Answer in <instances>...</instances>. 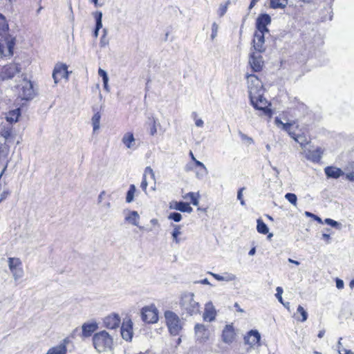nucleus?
Segmentation results:
<instances>
[{
	"mask_svg": "<svg viewBox=\"0 0 354 354\" xmlns=\"http://www.w3.org/2000/svg\"><path fill=\"white\" fill-rule=\"evenodd\" d=\"M250 102L257 110L269 117L272 115L270 103L263 97L264 88L262 82L253 74L246 75Z\"/></svg>",
	"mask_w": 354,
	"mask_h": 354,
	"instance_id": "f257e3e1",
	"label": "nucleus"
},
{
	"mask_svg": "<svg viewBox=\"0 0 354 354\" xmlns=\"http://www.w3.org/2000/svg\"><path fill=\"white\" fill-rule=\"evenodd\" d=\"M179 306L182 315L194 316L201 311V306L192 292H183L180 297Z\"/></svg>",
	"mask_w": 354,
	"mask_h": 354,
	"instance_id": "f03ea898",
	"label": "nucleus"
},
{
	"mask_svg": "<svg viewBox=\"0 0 354 354\" xmlns=\"http://www.w3.org/2000/svg\"><path fill=\"white\" fill-rule=\"evenodd\" d=\"M93 344L99 353L104 352L111 348L113 338L106 331L102 330L93 335Z\"/></svg>",
	"mask_w": 354,
	"mask_h": 354,
	"instance_id": "7ed1b4c3",
	"label": "nucleus"
},
{
	"mask_svg": "<svg viewBox=\"0 0 354 354\" xmlns=\"http://www.w3.org/2000/svg\"><path fill=\"white\" fill-rule=\"evenodd\" d=\"M167 326L171 335L180 334L183 328V323L177 314L171 310H166L164 313Z\"/></svg>",
	"mask_w": 354,
	"mask_h": 354,
	"instance_id": "20e7f679",
	"label": "nucleus"
},
{
	"mask_svg": "<svg viewBox=\"0 0 354 354\" xmlns=\"http://www.w3.org/2000/svg\"><path fill=\"white\" fill-rule=\"evenodd\" d=\"M18 95L21 100H30L35 95L32 82L25 77L22 78L21 82L18 85Z\"/></svg>",
	"mask_w": 354,
	"mask_h": 354,
	"instance_id": "39448f33",
	"label": "nucleus"
},
{
	"mask_svg": "<svg viewBox=\"0 0 354 354\" xmlns=\"http://www.w3.org/2000/svg\"><path fill=\"white\" fill-rule=\"evenodd\" d=\"M15 37L10 35L1 36L0 39V55L2 57H10L13 54Z\"/></svg>",
	"mask_w": 354,
	"mask_h": 354,
	"instance_id": "423d86ee",
	"label": "nucleus"
},
{
	"mask_svg": "<svg viewBox=\"0 0 354 354\" xmlns=\"http://www.w3.org/2000/svg\"><path fill=\"white\" fill-rule=\"evenodd\" d=\"M141 317L145 323H156L158 321V310L154 304L144 306L141 310Z\"/></svg>",
	"mask_w": 354,
	"mask_h": 354,
	"instance_id": "0eeeda50",
	"label": "nucleus"
},
{
	"mask_svg": "<svg viewBox=\"0 0 354 354\" xmlns=\"http://www.w3.org/2000/svg\"><path fill=\"white\" fill-rule=\"evenodd\" d=\"M8 266L15 281L21 278L24 271L21 268V261L19 258H8Z\"/></svg>",
	"mask_w": 354,
	"mask_h": 354,
	"instance_id": "6e6552de",
	"label": "nucleus"
},
{
	"mask_svg": "<svg viewBox=\"0 0 354 354\" xmlns=\"http://www.w3.org/2000/svg\"><path fill=\"white\" fill-rule=\"evenodd\" d=\"M21 68L17 64H10L3 66L0 71V79L2 80L12 79L20 73Z\"/></svg>",
	"mask_w": 354,
	"mask_h": 354,
	"instance_id": "1a4fd4ad",
	"label": "nucleus"
},
{
	"mask_svg": "<svg viewBox=\"0 0 354 354\" xmlns=\"http://www.w3.org/2000/svg\"><path fill=\"white\" fill-rule=\"evenodd\" d=\"M121 335L126 341H130L133 336V322L130 318L124 319L121 329Z\"/></svg>",
	"mask_w": 354,
	"mask_h": 354,
	"instance_id": "9d476101",
	"label": "nucleus"
},
{
	"mask_svg": "<svg viewBox=\"0 0 354 354\" xmlns=\"http://www.w3.org/2000/svg\"><path fill=\"white\" fill-rule=\"evenodd\" d=\"M68 75V72L66 64H56L53 72L55 84H57L63 78L67 79Z\"/></svg>",
	"mask_w": 354,
	"mask_h": 354,
	"instance_id": "9b49d317",
	"label": "nucleus"
},
{
	"mask_svg": "<svg viewBox=\"0 0 354 354\" xmlns=\"http://www.w3.org/2000/svg\"><path fill=\"white\" fill-rule=\"evenodd\" d=\"M249 64L254 72H259L262 70L264 65L263 57L259 54L253 53L250 55Z\"/></svg>",
	"mask_w": 354,
	"mask_h": 354,
	"instance_id": "f8f14e48",
	"label": "nucleus"
},
{
	"mask_svg": "<svg viewBox=\"0 0 354 354\" xmlns=\"http://www.w3.org/2000/svg\"><path fill=\"white\" fill-rule=\"evenodd\" d=\"M271 22L270 17L267 14L260 15L256 22V27L257 32H268L269 30L267 26Z\"/></svg>",
	"mask_w": 354,
	"mask_h": 354,
	"instance_id": "ddd939ff",
	"label": "nucleus"
},
{
	"mask_svg": "<svg viewBox=\"0 0 354 354\" xmlns=\"http://www.w3.org/2000/svg\"><path fill=\"white\" fill-rule=\"evenodd\" d=\"M265 32H254V39L252 41L253 47L255 50L259 53H263L266 50V47L264 46L265 43Z\"/></svg>",
	"mask_w": 354,
	"mask_h": 354,
	"instance_id": "4468645a",
	"label": "nucleus"
},
{
	"mask_svg": "<svg viewBox=\"0 0 354 354\" xmlns=\"http://www.w3.org/2000/svg\"><path fill=\"white\" fill-rule=\"evenodd\" d=\"M104 325L109 329L117 328L120 326V317L116 313H112L104 319Z\"/></svg>",
	"mask_w": 354,
	"mask_h": 354,
	"instance_id": "2eb2a0df",
	"label": "nucleus"
},
{
	"mask_svg": "<svg viewBox=\"0 0 354 354\" xmlns=\"http://www.w3.org/2000/svg\"><path fill=\"white\" fill-rule=\"evenodd\" d=\"M260 339V333L257 330H251L244 337L245 343L250 345L251 346H254L256 345L259 346Z\"/></svg>",
	"mask_w": 354,
	"mask_h": 354,
	"instance_id": "dca6fc26",
	"label": "nucleus"
},
{
	"mask_svg": "<svg viewBox=\"0 0 354 354\" xmlns=\"http://www.w3.org/2000/svg\"><path fill=\"white\" fill-rule=\"evenodd\" d=\"M216 310L212 302H208L205 306L203 319L207 322H212L215 319Z\"/></svg>",
	"mask_w": 354,
	"mask_h": 354,
	"instance_id": "f3484780",
	"label": "nucleus"
},
{
	"mask_svg": "<svg viewBox=\"0 0 354 354\" xmlns=\"http://www.w3.org/2000/svg\"><path fill=\"white\" fill-rule=\"evenodd\" d=\"M234 337L235 333L233 326L230 324L226 325L222 333L223 341L226 344H230L233 342Z\"/></svg>",
	"mask_w": 354,
	"mask_h": 354,
	"instance_id": "a211bd4d",
	"label": "nucleus"
},
{
	"mask_svg": "<svg viewBox=\"0 0 354 354\" xmlns=\"http://www.w3.org/2000/svg\"><path fill=\"white\" fill-rule=\"evenodd\" d=\"M140 215L136 211H129L125 216V221L133 225L139 227L140 230H145L142 226H139Z\"/></svg>",
	"mask_w": 354,
	"mask_h": 354,
	"instance_id": "6ab92c4d",
	"label": "nucleus"
},
{
	"mask_svg": "<svg viewBox=\"0 0 354 354\" xmlns=\"http://www.w3.org/2000/svg\"><path fill=\"white\" fill-rule=\"evenodd\" d=\"M322 154L323 151L319 147L314 150H308L305 151L306 158L313 162H319V160L322 158Z\"/></svg>",
	"mask_w": 354,
	"mask_h": 354,
	"instance_id": "aec40b11",
	"label": "nucleus"
},
{
	"mask_svg": "<svg viewBox=\"0 0 354 354\" xmlns=\"http://www.w3.org/2000/svg\"><path fill=\"white\" fill-rule=\"evenodd\" d=\"M195 334L197 339L200 341H205L209 337V333L207 328L201 324H197L194 327Z\"/></svg>",
	"mask_w": 354,
	"mask_h": 354,
	"instance_id": "412c9836",
	"label": "nucleus"
},
{
	"mask_svg": "<svg viewBox=\"0 0 354 354\" xmlns=\"http://www.w3.org/2000/svg\"><path fill=\"white\" fill-rule=\"evenodd\" d=\"M122 142L127 149L132 150L136 149V139L131 132L124 133L122 138Z\"/></svg>",
	"mask_w": 354,
	"mask_h": 354,
	"instance_id": "4be33fe9",
	"label": "nucleus"
},
{
	"mask_svg": "<svg viewBox=\"0 0 354 354\" xmlns=\"http://www.w3.org/2000/svg\"><path fill=\"white\" fill-rule=\"evenodd\" d=\"M325 174L328 178H338L344 174L342 170L338 167L328 166L324 169Z\"/></svg>",
	"mask_w": 354,
	"mask_h": 354,
	"instance_id": "5701e85b",
	"label": "nucleus"
},
{
	"mask_svg": "<svg viewBox=\"0 0 354 354\" xmlns=\"http://www.w3.org/2000/svg\"><path fill=\"white\" fill-rule=\"evenodd\" d=\"M68 342V339H64L60 344L50 348L46 353V354H66V344Z\"/></svg>",
	"mask_w": 354,
	"mask_h": 354,
	"instance_id": "b1692460",
	"label": "nucleus"
},
{
	"mask_svg": "<svg viewBox=\"0 0 354 354\" xmlns=\"http://www.w3.org/2000/svg\"><path fill=\"white\" fill-rule=\"evenodd\" d=\"M97 328V324L95 322L84 323L82 326V336L85 337H90Z\"/></svg>",
	"mask_w": 354,
	"mask_h": 354,
	"instance_id": "393cba45",
	"label": "nucleus"
},
{
	"mask_svg": "<svg viewBox=\"0 0 354 354\" xmlns=\"http://www.w3.org/2000/svg\"><path fill=\"white\" fill-rule=\"evenodd\" d=\"M94 17L95 19V29L93 32V35L95 37H98L99 30L102 27V13L100 11L95 12L94 14Z\"/></svg>",
	"mask_w": 354,
	"mask_h": 354,
	"instance_id": "a878e982",
	"label": "nucleus"
},
{
	"mask_svg": "<svg viewBox=\"0 0 354 354\" xmlns=\"http://www.w3.org/2000/svg\"><path fill=\"white\" fill-rule=\"evenodd\" d=\"M175 209L180 211L182 212L191 213L193 210L192 207H190L189 203L185 202H176L174 207Z\"/></svg>",
	"mask_w": 354,
	"mask_h": 354,
	"instance_id": "bb28decb",
	"label": "nucleus"
},
{
	"mask_svg": "<svg viewBox=\"0 0 354 354\" xmlns=\"http://www.w3.org/2000/svg\"><path fill=\"white\" fill-rule=\"evenodd\" d=\"M9 30V26L6 19V17L0 14V36H4L6 35H9L8 31Z\"/></svg>",
	"mask_w": 354,
	"mask_h": 354,
	"instance_id": "cd10ccee",
	"label": "nucleus"
},
{
	"mask_svg": "<svg viewBox=\"0 0 354 354\" xmlns=\"http://www.w3.org/2000/svg\"><path fill=\"white\" fill-rule=\"evenodd\" d=\"M199 194L194 192H189L183 196V198L185 200H190L192 203L196 206L198 205L199 204Z\"/></svg>",
	"mask_w": 354,
	"mask_h": 354,
	"instance_id": "c85d7f7f",
	"label": "nucleus"
},
{
	"mask_svg": "<svg viewBox=\"0 0 354 354\" xmlns=\"http://www.w3.org/2000/svg\"><path fill=\"white\" fill-rule=\"evenodd\" d=\"M19 115H20V109H16L11 111L8 113V115L6 116V120L8 122L12 123V122H17L18 120Z\"/></svg>",
	"mask_w": 354,
	"mask_h": 354,
	"instance_id": "c756f323",
	"label": "nucleus"
},
{
	"mask_svg": "<svg viewBox=\"0 0 354 354\" xmlns=\"http://www.w3.org/2000/svg\"><path fill=\"white\" fill-rule=\"evenodd\" d=\"M288 4V0H270V7L276 8H284Z\"/></svg>",
	"mask_w": 354,
	"mask_h": 354,
	"instance_id": "7c9ffc66",
	"label": "nucleus"
},
{
	"mask_svg": "<svg viewBox=\"0 0 354 354\" xmlns=\"http://www.w3.org/2000/svg\"><path fill=\"white\" fill-rule=\"evenodd\" d=\"M257 230L259 233L266 234L269 230L267 225L260 218L257 220Z\"/></svg>",
	"mask_w": 354,
	"mask_h": 354,
	"instance_id": "2f4dec72",
	"label": "nucleus"
},
{
	"mask_svg": "<svg viewBox=\"0 0 354 354\" xmlns=\"http://www.w3.org/2000/svg\"><path fill=\"white\" fill-rule=\"evenodd\" d=\"M292 126V123H289V122L283 123L281 125V128L283 130L287 131L288 133V134L291 136V138H292L295 141L299 142V141L298 140V137H297L295 133L292 132V131H291Z\"/></svg>",
	"mask_w": 354,
	"mask_h": 354,
	"instance_id": "473e14b6",
	"label": "nucleus"
},
{
	"mask_svg": "<svg viewBox=\"0 0 354 354\" xmlns=\"http://www.w3.org/2000/svg\"><path fill=\"white\" fill-rule=\"evenodd\" d=\"M136 191V186L134 185H131L129 187V189L127 193V196H126V202L127 203H130L133 201L134 194H135Z\"/></svg>",
	"mask_w": 354,
	"mask_h": 354,
	"instance_id": "72a5a7b5",
	"label": "nucleus"
},
{
	"mask_svg": "<svg viewBox=\"0 0 354 354\" xmlns=\"http://www.w3.org/2000/svg\"><path fill=\"white\" fill-rule=\"evenodd\" d=\"M100 113H96L92 117V124L93 127V131H95L100 129Z\"/></svg>",
	"mask_w": 354,
	"mask_h": 354,
	"instance_id": "f704fd0d",
	"label": "nucleus"
},
{
	"mask_svg": "<svg viewBox=\"0 0 354 354\" xmlns=\"http://www.w3.org/2000/svg\"><path fill=\"white\" fill-rule=\"evenodd\" d=\"M180 229H181L180 225H174V230H173V232L171 233L173 241L176 243H180V239H178V236L180 235L181 233H182L181 231H180Z\"/></svg>",
	"mask_w": 354,
	"mask_h": 354,
	"instance_id": "c9c22d12",
	"label": "nucleus"
},
{
	"mask_svg": "<svg viewBox=\"0 0 354 354\" xmlns=\"http://www.w3.org/2000/svg\"><path fill=\"white\" fill-rule=\"evenodd\" d=\"M297 311V313H299L301 315V319H298L302 322L306 321V319L308 318V313L301 306H298Z\"/></svg>",
	"mask_w": 354,
	"mask_h": 354,
	"instance_id": "e433bc0d",
	"label": "nucleus"
},
{
	"mask_svg": "<svg viewBox=\"0 0 354 354\" xmlns=\"http://www.w3.org/2000/svg\"><path fill=\"white\" fill-rule=\"evenodd\" d=\"M285 198L292 205H296L297 198L295 194L288 193L285 195Z\"/></svg>",
	"mask_w": 354,
	"mask_h": 354,
	"instance_id": "4c0bfd02",
	"label": "nucleus"
},
{
	"mask_svg": "<svg viewBox=\"0 0 354 354\" xmlns=\"http://www.w3.org/2000/svg\"><path fill=\"white\" fill-rule=\"evenodd\" d=\"M168 218L169 219H171V220H173L175 222H179L181 221L182 219V216L180 213H178V212H172L171 213L169 216H168Z\"/></svg>",
	"mask_w": 354,
	"mask_h": 354,
	"instance_id": "58836bf2",
	"label": "nucleus"
},
{
	"mask_svg": "<svg viewBox=\"0 0 354 354\" xmlns=\"http://www.w3.org/2000/svg\"><path fill=\"white\" fill-rule=\"evenodd\" d=\"M223 278L224 281H232L236 279V275L232 273H225Z\"/></svg>",
	"mask_w": 354,
	"mask_h": 354,
	"instance_id": "ea45409f",
	"label": "nucleus"
},
{
	"mask_svg": "<svg viewBox=\"0 0 354 354\" xmlns=\"http://www.w3.org/2000/svg\"><path fill=\"white\" fill-rule=\"evenodd\" d=\"M277 293L275 295L276 297L277 298L278 301L283 304V298H282V294H283V288L281 287H277L276 288Z\"/></svg>",
	"mask_w": 354,
	"mask_h": 354,
	"instance_id": "a19ab883",
	"label": "nucleus"
},
{
	"mask_svg": "<svg viewBox=\"0 0 354 354\" xmlns=\"http://www.w3.org/2000/svg\"><path fill=\"white\" fill-rule=\"evenodd\" d=\"M109 44V39L105 35H102L100 41V47L104 48Z\"/></svg>",
	"mask_w": 354,
	"mask_h": 354,
	"instance_id": "79ce46f5",
	"label": "nucleus"
},
{
	"mask_svg": "<svg viewBox=\"0 0 354 354\" xmlns=\"http://www.w3.org/2000/svg\"><path fill=\"white\" fill-rule=\"evenodd\" d=\"M192 116L195 120L196 126L198 127H202L204 124L203 120L201 118H197V113L196 112L192 113Z\"/></svg>",
	"mask_w": 354,
	"mask_h": 354,
	"instance_id": "37998d69",
	"label": "nucleus"
},
{
	"mask_svg": "<svg viewBox=\"0 0 354 354\" xmlns=\"http://www.w3.org/2000/svg\"><path fill=\"white\" fill-rule=\"evenodd\" d=\"M147 175H149L153 180L155 179V174L151 167H147L145 169L143 176L147 178Z\"/></svg>",
	"mask_w": 354,
	"mask_h": 354,
	"instance_id": "c03bdc74",
	"label": "nucleus"
},
{
	"mask_svg": "<svg viewBox=\"0 0 354 354\" xmlns=\"http://www.w3.org/2000/svg\"><path fill=\"white\" fill-rule=\"evenodd\" d=\"M324 223H326L327 225H329L333 227H337L339 226V223H337V221L331 219V218H326L324 220Z\"/></svg>",
	"mask_w": 354,
	"mask_h": 354,
	"instance_id": "a18cd8bd",
	"label": "nucleus"
},
{
	"mask_svg": "<svg viewBox=\"0 0 354 354\" xmlns=\"http://www.w3.org/2000/svg\"><path fill=\"white\" fill-rule=\"evenodd\" d=\"M218 28V26L216 24V22H214L212 26V32L211 35V37L212 39L216 37Z\"/></svg>",
	"mask_w": 354,
	"mask_h": 354,
	"instance_id": "49530a36",
	"label": "nucleus"
},
{
	"mask_svg": "<svg viewBox=\"0 0 354 354\" xmlns=\"http://www.w3.org/2000/svg\"><path fill=\"white\" fill-rule=\"evenodd\" d=\"M157 132L156 122L154 118L152 119L151 127L150 128V134L154 136Z\"/></svg>",
	"mask_w": 354,
	"mask_h": 354,
	"instance_id": "de8ad7c7",
	"label": "nucleus"
},
{
	"mask_svg": "<svg viewBox=\"0 0 354 354\" xmlns=\"http://www.w3.org/2000/svg\"><path fill=\"white\" fill-rule=\"evenodd\" d=\"M147 186H148V183L147 181V178H145V176H143L142 177V180L141 184H140V187L142 188V189L145 192H147Z\"/></svg>",
	"mask_w": 354,
	"mask_h": 354,
	"instance_id": "09e8293b",
	"label": "nucleus"
},
{
	"mask_svg": "<svg viewBox=\"0 0 354 354\" xmlns=\"http://www.w3.org/2000/svg\"><path fill=\"white\" fill-rule=\"evenodd\" d=\"M338 353L339 354H354L351 350H347L343 347L338 348Z\"/></svg>",
	"mask_w": 354,
	"mask_h": 354,
	"instance_id": "8fccbe9b",
	"label": "nucleus"
},
{
	"mask_svg": "<svg viewBox=\"0 0 354 354\" xmlns=\"http://www.w3.org/2000/svg\"><path fill=\"white\" fill-rule=\"evenodd\" d=\"M344 283L342 279H336V287L338 289H342L344 288Z\"/></svg>",
	"mask_w": 354,
	"mask_h": 354,
	"instance_id": "3c124183",
	"label": "nucleus"
},
{
	"mask_svg": "<svg viewBox=\"0 0 354 354\" xmlns=\"http://www.w3.org/2000/svg\"><path fill=\"white\" fill-rule=\"evenodd\" d=\"M208 273L209 274H211L212 276H213L214 278L216 279V280L220 281H223V276H221L220 274H215V273L211 272H209Z\"/></svg>",
	"mask_w": 354,
	"mask_h": 354,
	"instance_id": "603ef678",
	"label": "nucleus"
},
{
	"mask_svg": "<svg viewBox=\"0 0 354 354\" xmlns=\"http://www.w3.org/2000/svg\"><path fill=\"white\" fill-rule=\"evenodd\" d=\"M227 11V6H221L219 8V15L220 16H223Z\"/></svg>",
	"mask_w": 354,
	"mask_h": 354,
	"instance_id": "864d4df0",
	"label": "nucleus"
},
{
	"mask_svg": "<svg viewBox=\"0 0 354 354\" xmlns=\"http://www.w3.org/2000/svg\"><path fill=\"white\" fill-rule=\"evenodd\" d=\"M194 162H195V163H196V165L197 166H199V167H202L204 169V171H205L206 174L207 173V169L206 167L205 166V165L203 162H200L199 160H195Z\"/></svg>",
	"mask_w": 354,
	"mask_h": 354,
	"instance_id": "5fc2aeb1",
	"label": "nucleus"
},
{
	"mask_svg": "<svg viewBox=\"0 0 354 354\" xmlns=\"http://www.w3.org/2000/svg\"><path fill=\"white\" fill-rule=\"evenodd\" d=\"M346 178L347 180L351 181H354V172L348 173L346 175Z\"/></svg>",
	"mask_w": 354,
	"mask_h": 354,
	"instance_id": "6e6d98bb",
	"label": "nucleus"
},
{
	"mask_svg": "<svg viewBox=\"0 0 354 354\" xmlns=\"http://www.w3.org/2000/svg\"><path fill=\"white\" fill-rule=\"evenodd\" d=\"M241 136L243 140H248L249 144H251V143L253 142V140L251 138H248L247 136H245V135H244L243 133H241Z\"/></svg>",
	"mask_w": 354,
	"mask_h": 354,
	"instance_id": "4d7b16f0",
	"label": "nucleus"
},
{
	"mask_svg": "<svg viewBox=\"0 0 354 354\" xmlns=\"http://www.w3.org/2000/svg\"><path fill=\"white\" fill-rule=\"evenodd\" d=\"M98 75L100 77H102V78L104 76L107 75V73H106V72L104 70H103L102 68H99V70H98Z\"/></svg>",
	"mask_w": 354,
	"mask_h": 354,
	"instance_id": "13d9d810",
	"label": "nucleus"
},
{
	"mask_svg": "<svg viewBox=\"0 0 354 354\" xmlns=\"http://www.w3.org/2000/svg\"><path fill=\"white\" fill-rule=\"evenodd\" d=\"M234 306L238 312H240V313L244 312V310L240 307V306L238 303H235Z\"/></svg>",
	"mask_w": 354,
	"mask_h": 354,
	"instance_id": "bf43d9fd",
	"label": "nucleus"
},
{
	"mask_svg": "<svg viewBox=\"0 0 354 354\" xmlns=\"http://www.w3.org/2000/svg\"><path fill=\"white\" fill-rule=\"evenodd\" d=\"M322 238H323L324 240H326V242H327L328 243H330V235H329V234L324 233V234H322Z\"/></svg>",
	"mask_w": 354,
	"mask_h": 354,
	"instance_id": "052dcab7",
	"label": "nucleus"
},
{
	"mask_svg": "<svg viewBox=\"0 0 354 354\" xmlns=\"http://www.w3.org/2000/svg\"><path fill=\"white\" fill-rule=\"evenodd\" d=\"M243 189V188H241V189H240L239 190V192H238V194H237V198H238L239 200H241V199H243V194H242Z\"/></svg>",
	"mask_w": 354,
	"mask_h": 354,
	"instance_id": "680f3d73",
	"label": "nucleus"
},
{
	"mask_svg": "<svg viewBox=\"0 0 354 354\" xmlns=\"http://www.w3.org/2000/svg\"><path fill=\"white\" fill-rule=\"evenodd\" d=\"M105 194V192L103 191L102 192L100 195L98 196V203H102V199H103V196H104Z\"/></svg>",
	"mask_w": 354,
	"mask_h": 354,
	"instance_id": "e2e57ef3",
	"label": "nucleus"
},
{
	"mask_svg": "<svg viewBox=\"0 0 354 354\" xmlns=\"http://www.w3.org/2000/svg\"><path fill=\"white\" fill-rule=\"evenodd\" d=\"M150 223L153 225H158V220L157 218H152L151 221H150Z\"/></svg>",
	"mask_w": 354,
	"mask_h": 354,
	"instance_id": "0e129e2a",
	"label": "nucleus"
},
{
	"mask_svg": "<svg viewBox=\"0 0 354 354\" xmlns=\"http://www.w3.org/2000/svg\"><path fill=\"white\" fill-rule=\"evenodd\" d=\"M259 0H252L249 6V9L251 10L254 6V5L256 4V3Z\"/></svg>",
	"mask_w": 354,
	"mask_h": 354,
	"instance_id": "69168bd1",
	"label": "nucleus"
},
{
	"mask_svg": "<svg viewBox=\"0 0 354 354\" xmlns=\"http://www.w3.org/2000/svg\"><path fill=\"white\" fill-rule=\"evenodd\" d=\"M255 252H256V248H252L249 251L248 254H249L250 256H253V255H254Z\"/></svg>",
	"mask_w": 354,
	"mask_h": 354,
	"instance_id": "338daca9",
	"label": "nucleus"
},
{
	"mask_svg": "<svg viewBox=\"0 0 354 354\" xmlns=\"http://www.w3.org/2000/svg\"><path fill=\"white\" fill-rule=\"evenodd\" d=\"M199 283H201L202 284L210 285V283L209 282L207 279H204L200 281Z\"/></svg>",
	"mask_w": 354,
	"mask_h": 354,
	"instance_id": "774afa93",
	"label": "nucleus"
}]
</instances>
